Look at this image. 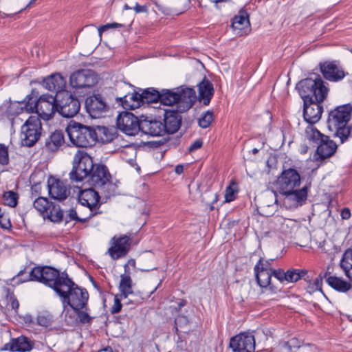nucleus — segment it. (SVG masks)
<instances>
[{
    "label": "nucleus",
    "instance_id": "cd10ccee",
    "mask_svg": "<svg viewBox=\"0 0 352 352\" xmlns=\"http://www.w3.org/2000/svg\"><path fill=\"white\" fill-rule=\"evenodd\" d=\"M118 101L121 102L122 106L124 109H135L138 108L141 103H143V100L141 97L140 91H134L133 93H128L123 94L116 98Z\"/></svg>",
    "mask_w": 352,
    "mask_h": 352
},
{
    "label": "nucleus",
    "instance_id": "aec40b11",
    "mask_svg": "<svg viewBox=\"0 0 352 352\" xmlns=\"http://www.w3.org/2000/svg\"><path fill=\"white\" fill-rule=\"evenodd\" d=\"M321 73L325 79L337 82L345 76L342 67L337 61H324L319 63Z\"/></svg>",
    "mask_w": 352,
    "mask_h": 352
},
{
    "label": "nucleus",
    "instance_id": "72a5a7b5",
    "mask_svg": "<svg viewBox=\"0 0 352 352\" xmlns=\"http://www.w3.org/2000/svg\"><path fill=\"white\" fill-rule=\"evenodd\" d=\"M330 272H326L324 274V278H326V281L331 287L336 290L341 292H346L351 288V285L343 280L341 278H338L334 276H328Z\"/></svg>",
    "mask_w": 352,
    "mask_h": 352
},
{
    "label": "nucleus",
    "instance_id": "de8ad7c7",
    "mask_svg": "<svg viewBox=\"0 0 352 352\" xmlns=\"http://www.w3.org/2000/svg\"><path fill=\"white\" fill-rule=\"evenodd\" d=\"M77 314V316L81 323H90L92 320V318L86 312L87 309L85 311L82 309H74Z\"/></svg>",
    "mask_w": 352,
    "mask_h": 352
},
{
    "label": "nucleus",
    "instance_id": "c85d7f7f",
    "mask_svg": "<svg viewBox=\"0 0 352 352\" xmlns=\"http://www.w3.org/2000/svg\"><path fill=\"white\" fill-rule=\"evenodd\" d=\"M43 85L49 91L59 94L64 91L63 89L65 87L66 81L60 74H54L45 78Z\"/></svg>",
    "mask_w": 352,
    "mask_h": 352
},
{
    "label": "nucleus",
    "instance_id": "09e8293b",
    "mask_svg": "<svg viewBox=\"0 0 352 352\" xmlns=\"http://www.w3.org/2000/svg\"><path fill=\"white\" fill-rule=\"evenodd\" d=\"M8 149L5 146L0 145V164L2 165L7 164L8 163Z\"/></svg>",
    "mask_w": 352,
    "mask_h": 352
},
{
    "label": "nucleus",
    "instance_id": "393cba45",
    "mask_svg": "<svg viewBox=\"0 0 352 352\" xmlns=\"http://www.w3.org/2000/svg\"><path fill=\"white\" fill-rule=\"evenodd\" d=\"M163 125L165 133H174L178 131L182 124V116L178 111H165Z\"/></svg>",
    "mask_w": 352,
    "mask_h": 352
},
{
    "label": "nucleus",
    "instance_id": "0e129e2a",
    "mask_svg": "<svg viewBox=\"0 0 352 352\" xmlns=\"http://www.w3.org/2000/svg\"><path fill=\"white\" fill-rule=\"evenodd\" d=\"M129 265H131V266L135 267V261L134 259H130V260L128 261V263L124 265V270H125L126 272L127 269L129 267Z\"/></svg>",
    "mask_w": 352,
    "mask_h": 352
},
{
    "label": "nucleus",
    "instance_id": "603ef678",
    "mask_svg": "<svg viewBox=\"0 0 352 352\" xmlns=\"http://www.w3.org/2000/svg\"><path fill=\"white\" fill-rule=\"evenodd\" d=\"M236 191L231 187L228 186L226 190L225 200L226 202H230L235 199Z\"/></svg>",
    "mask_w": 352,
    "mask_h": 352
},
{
    "label": "nucleus",
    "instance_id": "49530a36",
    "mask_svg": "<svg viewBox=\"0 0 352 352\" xmlns=\"http://www.w3.org/2000/svg\"><path fill=\"white\" fill-rule=\"evenodd\" d=\"M36 322L40 326L47 327L52 324V316L49 313H41L37 316Z\"/></svg>",
    "mask_w": 352,
    "mask_h": 352
},
{
    "label": "nucleus",
    "instance_id": "79ce46f5",
    "mask_svg": "<svg viewBox=\"0 0 352 352\" xmlns=\"http://www.w3.org/2000/svg\"><path fill=\"white\" fill-rule=\"evenodd\" d=\"M64 218L66 223L70 221L85 223L90 219L88 216L83 218L78 217L76 210L73 208H71L66 212Z\"/></svg>",
    "mask_w": 352,
    "mask_h": 352
},
{
    "label": "nucleus",
    "instance_id": "39448f33",
    "mask_svg": "<svg viewBox=\"0 0 352 352\" xmlns=\"http://www.w3.org/2000/svg\"><path fill=\"white\" fill-rule=\"evenodd\" d=\"M57 294L60 297L64 309L67 305L73 309H87V291L78 287L70 278L69 282L63 285Z\"/></svg>",
    "mask_w": 352,
    "mask_h": 352
},
{
    "label": "nucleus",
    "instance_id": "bf43d9fd",
    "mask_svg": "<svg viewBox=\"0 0 352 352\" xmlns=\"http://www.w3.org/2000/svg\"><path fill=\"white\" fill-rule=\"evenodd\" d=\"M133 10L136 13L146 12L148 10L146 6H140L138 3H135Z\"/></svg>",
    "mask_w": 352,
    "mask_h": 352
},
{
    "label": "nucleus",
    "instance_id": "a211bd4d",
    "mask_svg": "<svg viewBox=\"0 0 352 352\" xmlns=\"http://www.w3.org/2000/svg\"><path fill=\"white\" fill-rule=\"evenodd\" d=\"M230 346L233 352H254V336L249 333H242L230 340Z\"/></svg>",
    "mask_w": 352,
    "mask_h": 352
},
{
    "label": "nucleus",
    "instance_id": "4c0bfd02",
    "mask_svg": "<svg viewBox=\"0 0 352 352\" xmlns=\"http://www.w3.org/2000/svg\"><path fill=\"white\" fill-rule=\"evenodd\" d=\"M51 221L59 223L63 220L64 214L58 205L51 202L45 215Z\"/></svg>",
    "mask_w": 352,
    "mask_h": 352
},
{
    "label": "nucleus",
    "instance_id": "338daca9",
    "mask_svg": "<svg viewBox=\"0 0 352 352\" xmlns=\"http://www.w3.org/2000/svg\"><path fill=\"white\" fill-rule=\"evenodd\" d=\"M118 87L119 89H131V88L130 85H128V84H126V83H122V84L118 85Z\"/></svg>",
    "mask_w": 352,
    "mask_h": 352
},
{
    "label": "nucleus",
    "instance_id": "dca6fc26",
    "mask_svg": "<svg viewBox=\"0 0 352 352\" xmlns=\"http://www.w3.org/2000/svg\"><path fill=\"white\" fill-rule=\"evenodd\" d=\"M98 82L95 73L90 69H81L74 72L69 78L70 85L76 89L91 87Z\"/></svg>",
    "mask_w": 352,
    "mask_h": 352
},
{
    "label": "nucleus",
    "instance_id": "20e7f679",
    "mask_svg": "<svg viewBox=\"0 0 352 352\" xmlns=\"http://www.w3.org/2000/svg\"><path fill=\"white\" fill-rule=\"evenodd\" d=\"M300 96L302 98L317 102H323L327 96L329 89L319 75L306 78L300 80L296 86Z\"/></svg>",
    "mask_w": 352,
    "mask_h": 352
},
{
    "label": "nucleus",
    "instance_id": "6e6552de",
    "mask_svg": "<svg viewBox=\"0 0 352 352\" xmlns=\"http://www.w3.org/2000/svg\"><path fill=\"white\" fill-rule=\"evenodd\" d=\"M56 104L57 94L55 97L49 94H43L38 100L30 98L26 102L25 108L28 111L36 112L41 118L48 120L57 111Z\"/></svg>",
    "mask_w": 352,
    "mask_h": 352
},
{
    "label": "nucleus",
    "instance_id": "2eb2a0df",
    "mask_svg": "<svg viewBox=\"0 0 352 352\" xmlns=\"http://www.w3.org/2000/svg\"><path fill=\"white\" fill-rule=\"evenodd\" d=\"M118 128L129 135H135L140 131V121L132 113L121 112L116 120Z\"/></svg>",
    "mask_w": 352,
    "mask_h": 352
},
{
    "label": "nucleus",
    "instance_id": "b1692460",
    "mask_svg": "<svg viewBox=\"0 0 352 352\" xmlns=\"http://www.w3.org/2000/svg\"><path fill=\"white\" fill-rule=\"evenodd\" d=\"M317 144L318 146L316 154L320 160L331 157L336 153L338 147L336 143L327 135L322 137V139Z\"/></svg>",
    "mask_w": 352,
    "mask_h": 352
},
{
    "label": "nucleus",
    "instance_id": "a18cd8bd",
    "mask_svg": "<svg viewBox=\"0 0 352 352\" xmlns=\"http://www.w3.org/2000/svg\"><path fill=\"white\" fill-rule=\"evenodd\" d=\"M306 135L309 140H311L316 143H318L321 139L322 137H324L325 135L321 133L318 130L312 126H308L306 129Z\"/></svg>",
    "mask_w": 352,
    "mask_h": 352
},
{
    "label": "nucleus",
    "instance_id": "052dcab7",
    "mask_svg": "<svg viewBox=\"0 0 352 352\" xmlns=\"http://www.w3.org/2000/svg\"><path fill=\"white\" fill-rule=\"evenodd\" d=\"M0 224L3 228H8L11 226L10 221L4 217L0 219Z\"/></svg>",
    "mask_w": 352,
    "mask_h": 352
},
{
    "label": "nucleus",
    "instance_id": "6e6d98bb",
    "mask_svg": "<svg viewBox=\"0 0 352 352\" xmlns=\"http://www.w3.org/2000/svg\"><path fill=\"white\" fill-rule=\"evenodd\" d=\"M203 142L201 140H196L190 146L189 151L192 152L198 148H200L202 146Z\"/></svg>",
    "mask_w": 352,
    "mask_h": 352
},
{
    "label": "nucleus",
    "instance_id": "8fccbe9b",
    "mask_svg": "<svg viewBox=\"0 0 352 352\" xmlns=\"http://www.w3.org/2000/svg\"><path fill=\"white\" fill-rule=\"evenodd\" d=\"M120 298L118 295H116L114 297V303L111 309V314H118L121 311L122 309V303L120 302L121 299Z\"/></svg>",
    "mask_w": 352,
    "mask_h": 352
},
{
    "label": "nucleus",
    "instance_id": "9d476101",
    "mask_svg": "<svg viewBox=\"0 0 352 352\" xmlns=\"http://www.w3.org/2000/svg\"><path fill=\"white\" fill-rule=\"evenodd\" d=\"M41 122L36 116H30L21 127V139L23 146H32L41 134Z\"/></svg>",
    "mask_w": 352,
    "mask_h": 352
},
{
    "label": "nucleus",
    "instance_id": "3c124183",
    "mask_svg": "<svg viewBox=\"0 0 352 352\" xmlns=\"http://www.w3.org/2000/svg\"><path fill=\"white\" fill-rule=\"evenodd\" d=\"M123 25L120 23H107L106 25H102L100 26L99 28H98V34L100 35V36H101L102 35V33L109 29V28H120V27H122Z\"/></svg>",
    "mask_w": 352,
    "mask_h": 352
},
{
    "label": "nucleus",
    "instance_id": "5701e85b",
    "mask_svg": "<svg viewBox=\"0 0 352 352\" xmlns=\"http://www.w3.org/2000/svg\"><path fill=\"white\" fill-rule=\"evenodd\" d=\"M164 126L161 120H140V131L151 136H162L165 134Z\"/></svg>",
    "mask_w": 352,
    "mask_h": 352
},
{
    "label": "nucleus",
    "instance_id": "6ab92c4d",
    "mask_svg": "<svg viewBox=\"0 0 352 352\" xmlns=\"http://www.w3.org/2000/svg\"><path fill=\"white\" fill-rule=\"evenodd\" d=\"M254 270L257 283L261 287H266L270 285L273 272L269 261L260 258Z\"/></svg>",
    "mask_w": 352,
    "mask_h": 352
},
{
    "label": "nucleus",
    "instance_id": "c9c22d12",
    "mask_svg": "<svg viewBox=\"0 0 352 352\" xmlns=\"http://www.w3.org/2000/svg\"><path fill=\"white\" fill-rule=\"evenodd\" d=\"M119 289L120 298H127L130 294H133L132 280L129 274H124L120 276Z\"/></svg>",
    "mask_w": 352,
    "mask_h": 352
},
{
    "label": "nucleus",
    "instance_id": "c03bdc74",
    "mask_svg": "<svg viewBox=\"0 0 352 352\" xmlns=\"http://www.w3.org/2000/svg\"><path fill=\"white\" fill-rule=\"evenodd\" d=\"M213 118L214 115L212 111H207L203 113L198 120L199 126L204 129L208 127L210 125L212 121L213 120Z\"/></svg>",
    "mask_w": 352,
    "mask_h": 352
},
{
    "label": "nucleus",
    "instance_id": "774afa93",
    "mask_svg": "<svg viewBox=\"0 0 352 352\" xmlns=\"http://www.w3.org/2000/svg\"><path fill=\"white\" fill-rule=\"evenodd\" d=\"M97 352H113V351L111 347H106L103 349L99 350Z\"/></svg>",
    "mask_w": 352,
    "mask_h": 352
},
{
    "label": "nucleus",
    "instance_id": "864d4df0",
    "mask_svg": "<svg viewBox=\"0 0 352 352\" xmlns=\"http://www.w3.org/2000/svg\"><path fill=\"white\" fill-rule=\"evenodd\" d=\"M272 276L277 278L280 282L285 281V272L282 269L272 270Z\"/></svg>",
    "mask_w": 352,
    "mask_h": 352
},
{
    "label": "nucleus",
    "instance_id": "c756f323",
    "mask_svg": "<svg viewBox=\"0 0 352 352\" xmlns=\"http://www.w3.org/2000/svg\"><path fill=\"white\" fill-rule=\"evenodd\" d=\"M199 99L202 101L206 106L210 104L212 97L214 95V87L212 82L204 78L201 82L198 84Z\"/></svg>",
    "mask_w": 352,
    "mask_h": 352
},
{
    "label": "nucleus",
    "instance_id": "4d7b16f0",
    "mask_svg": "<svg viewBox=\"0 0 352 352\" xmlns=\"http://www.w3.org/2000/svg\"><path fill=\"white\" fill-rule=\"evenodd\" d=\"M285 345L288 347L290 351L292 347H299L298 340L296 338L291 339L289 342H285Z\"/></svg>",
    "mask_w": 352,
    "mask_h": 352
},
{
    "label": "nucleus",
    "instance_id": "13d9d810",
    "mask_svg": "<svg viewBox=\"0 0 352 352\" xmlns=\"http://www.w3.org/2000/svg\"><path fill=\"white\" fill-rule=\"evenodd\" d=\"M322 277L323 276L321 274H320L314 280L313 285L315 286V289H318L321 291Z\"/></svg>",
    "mask_w": 352,
    "mask_h": 352
},
{
    "label": "nucleus",
    "instance_id": "f8f14e48",
    "mask_svg": "<svg viewBox=\"0 0 352 352\" xmlns=\"http://www.w3.org/2000/svg\"><path fill=\"white\" fill-rule=\"evenodd\" d=\"M300 185V176L294 168L284 170L276 182V188L281 194Z\"/></svg>",
    "mask_w": 352,
    "mask_h": 352
},
{
    "label": "nucleus",
    "instance_id": "69168bd1",
    "mask_svg": "<svg viewBox=\"0 0 352 352\" xmlns=\"http://www.w3.org/2000/svg\"><path fill=\"white\" fill-rule=\"evenodd\" d=\"M175 170L177 174L180 175L184 172V167L182 165H177Z\"/></svg>",
    "mask_w": 352,
    "mask_h": 352
},
{
    "label": "nucleus",
    "instance_id": "f03ea898",
    "mask_svg": "<svg viewBox=\"0 0 352 352\" xmlns=\"http://www.w3.org/2000/svg\"><path fill=\"white\" fill-rule=\"evenodd\" d=\"M351 113V104L338 106L329 113L327 127L333 133V137L339 138L340 144L352 136V125H348Z\"/></svg>",
    "mask_w": 352,
    "mask_h": 352
},
{
    "label": "nucleus",
    "instance_id": "0eeeda50",
    "mask_svg": "<svg viewBox=\"0 0 352 352\" xmlns=\"http://www.w3.org/2000/svg\"><path fill=\"white\" fill-rule=\"evenodd\" d=\"M71 142L77 147H90L96 143L94 127L71 122L66 128Z\"/></svg>",
    "mask_w": 352,
    "mask_h": 352
},
{
    "label": "nucleus",
    "instance_id": "412c9836",
    "mask_svg": "<svg viewBox=\"0 0 352 352\" xmlns=\"http://www.w3.org/2000/svg\"><path fill=\"white\" fill-rule=\"evenodd\" d=\"M303 102V117L305 120L311 124L318 122L320 120L323 111V107L321 104L322 102L308 99H305Z\"/></svg>",
    "mask_w": 352,
    "mask_h": 352
},
{
    "label": "nucleus",
    "instance_id": "4468645a",
    "mask_svg": "<svg viewBox=\"0 0 352 352\" xmlns=\"http://www.w3.org/2000/svg\"><path fill=\"white\" fill-rule=\"evenodd\" d=\"M111 246L108 249L107 253L113 260L124 257L131 248L132 239L127 235L113 236L111 239Z\"/></svg>",
    "mask_w": 352,
    "mask_h": 352
},
{
    "label": "nucleus",
    "instance_id": "7c9ffc66",
    "mask_svg": "<svg viewBox=\"0 0 352 352\" xmlns=\"http://www.w3.org/2000/svg\"><path fill=\"white\" fill-rule=\"evenodd\" d=\"M307 186H304L300 189L296 188L281 194L285 195L287 200L292 201L293 206H298L302 205L307 199Z\"/></svg>",
    "mask_w": 352,
    "mask_h": 352
},
{
    "label": "nucleus",
    "instance_id": "f704fd0d",
    "mask_svg": "<svg viewBox=\"0 0 352 352\" xmlns=\"http://www.w3.org/2000/svg\"><path fill=\"white\" fill-rule=\"evenodd\" d=\"M94 131L96 133V142L109 143L116 137V133L106 126H97L94 127Z\"/></svg>",
    "mask_w": 352,
    "mask_h": 352
},
{
    "label": "nucleus",
    "instance_id": "473e14b6",
    "mask_svg": "<svg viewBox=\"0 0 352 352\" xmlns=\"http://www.w3.org/2000/svg\"><path fill=\"white\" fill-rule=\"evenodd\" d=\"M232 27L234 30H237L240 34H246L249 30L250 21L248 14L245 10H241L237 15H236L232 23Z\"/></svg>",
    "mask_w": 352,
    "mask_h": 352
},
{
    "label": "nucleus",
    "instance_id": "5fc2aeb1",
    "mask_svg": "<svg viewBox=\"0 0 352 352\" xmlns=\"http://www.w3.org/2000/svg\"><path fill=\"white\" fill-rule=\"evenodd\" d=\"M188 322V320L187 317L184 316H179L177 318H175V324L177 327H183L187 324Z\"/></svg>",
    "mask_w": 352,
    "mask_h": 352
},
{
    "label": "nucleus",
    "instance_id": "680f3d73",
    "mask_svg": "<svg viewBox=\"0 0 352 352\" xmlns=\"http://www.w3.org/2000/svg\"><path fill=\"white\" fill-rule=\"evenodd\" d=\"M340 214L343 219H349L351 217L350 210L347 208H344L342 210Z\"/></svg>",
    "mask_w": 352,
    "mask_h": 352
},
{
    "label": "nucleus",
    "instance_id": "4be33fe9",
    "mask_svg": "<svg viewBox=\"0 0 352 352\" xmlns=\"http://www.w3.org/2000/svg\"><path fill=\"white\" fill-rule=\"evenodd\" d=\"M276 192L267 191L261 198L259 209L260 214L265 217L272 216L278 208Z\"/></svg>",
    "mask_w": 352,
    "mask_h": 352
},
{
    "label": "nucleus",
    "instance_id": "bb28decb",
    "mask_svg": "<svg viewBox=\"0 0 352 352\" xmlns=\"http://www.w3.org/2000/svg\"><path fill=\"white\" fill-rule=\"evenodd\" d=\"M49 194L50 197L58 201L65 200L69 195L70 191L63 181L54 179L48 184Z\"/></svg>",
    "mask_w": 352,
    "mask_h": 352
},
{
    "label": "nucleus",
    "instance_id": "1a4fd4ad",
    "mask_svg": "<svg viewBox=\"0 0 352 352\" xmlns=\"http://www.w3.org/2000/svg\"><path fill=\"white\" fill-rule=\"evenodd\" d=\"M94 165L92 158L88 154L77 152L74 155L72 170L69 173L70 180L80 182L87 179Z\"/></svg>",
    "mask_w": 352,
    "mask_h": 352
},
{
    "label": "nucleus",
    "instance_id": "7ed1b4c3",
    "mask_svg": "<svg viewBox=\"0 0 352 352\" xmlns=\"http://www.w3.org/2000/svg\"><path fill=\"white\" fill-rule=\"evenodd\" d=\"M196 98L192 88L181 87L175 89H162L160 101L164 105L177 104V111L184 112L192 107Z\"/></svg>",
    "mask_w": 352,
    "mask_h": 352
},
{
    "label": "nucleus",
    "instance_id": "37998d69",
    "mask_svg": "<svg viewBox=\"0 0 352 352\" xmlns=\"http://www.w3.org/2000/svg\"><path fill=\"white\" fill-rule=\"evenodd\" d=\"M4 204L10 207H15L18 203V194L13 191H8L3 196Z\"/></svg>",
    "mask_w": 352,
    "mask_h": 352
},
{
    "label": "nucleus",
    "instance_id": "f3484780",
    "mask_svg": "<svg viewBox=\"0 0 352 352\" xmlns=\"http://www.w3.org/2000/svg\"><path fill=\"white\" fill-rule=\"evenodd\" d=\"M85 108L91 118H98L109 111V107L100 94H94L86 98Z\"/></svg>",
    "mask_w": 352,
    "mask_h": 352
},
{
    "label": "nucleus",
    "instance_id": "a19ab883",
    "mask_svg": "<svg viewBox=\"0 0 352 352\" xmlns=\"http://www.w3.org/2000/svg\"><path fill=\"white\" fill-rule=\"evenodd\" d=\"M51 202L47 198L40 197L34 201V208L43 217H45Z\"/></svg>",
    "mask_w": 352,
    "mask_h": 352
},
{
    "label": "nucleus",
    "instance_id": "2f4dec72",
    "mask_svg": "<svg viewBox=\"0 0 352 352\" xmlns=\"http://www.w3.org/2000/svg\"><path fill=\"white\" fill-rule=\"evenodd\" d=\"M65 143L63 132L56 130L45 140V148L50 152H54Z\"/></svg>",
    "mask_w": 352,
    "mask_h": 352
},
{
    "label": "nucleus",
    "instance_id": "e433bc0d",
    "mask_svg": "<svg viewBox=\"0 0 352 352\" xmlns=\"http://www.w3.org/2000/svg\"><path fill=\"white\" fill-rule=\"evenodd\" d=\"M340 267L349 278L352 276V249L346 250L340 261Z\"/></svg>",
    "mask_w": 352,
    "mask_h": 352
},
{
    "label": "nucleus",
    "instance_id": "ddd939ff",
    "mask_svg": "<svg viewBox=\"0 0 352 352\" xmlns=\"http://www.w3.org/2000/svg\"><path fill=\"white\" fill-rule=\"evenodd\" d=\"M100 190L97 191L93 188H89L82 190L78 194V202L83 206L89 209L88 217L91 218L95 214H98V210L100 207L99 195Z\"/></svg>",
    "mask_w": 352,
    "mask_h": 352
},
{
    "label": "nucleus",
    "instance_id": "a878e982",
    "mask_svg": "<svg viewBox=\"0 0 352 352\" xmlns=\"http://www.w3.org/2000/svg\"><path fill=\"white\" fill-rule=\"evenodd\" d=\"M34 346V342L28 338L21 336L17 338L12 339L10 342L4 345L5 350L11 351L26 352L30 351Z\"/></svg>",
    "mask_w": 352,
    "mask_h": 352
},
{
    "label": "nucleus",
    "instance_id": "f257e3e1",
    "mask_svg": "<svg viewBox=\"0 0 352 352\" xmlns=\"http://www.w3.org/2000/svg\"><path fill=\"white\" fill-rule=\"evenodd\" d=\"M25 273V270H21L13 280L19 279L20 282L38 281L47 285L58 294L69 282V278L66 272H60L58 270L50 266H37L32 269L29 274L24 278L21 276Z\"/></svg>",
    "mask_w": 352,
    "mask_h": 352
},
{
    "label": "nucleus",
    "instance_id": "9b49d317",
    "mask_svg": "<svg viewBox=\"0 0 352 352\" xmlns=\"http://www.w3.org/2000/svg\"><path fill=\"white\" fill-rule=\"evenodd\" d=\"M57 111L65 118L76 116L80 108L78 99L68 91L57 94Z\"/></svg>",
    "mask_w": 352,
    "mask_h": 352
},
{
    "label": "nucleus",
    "instance_id": "e2e57ef3",
    "mask_svg": "<svg viewBox=\"0 0 352 352\" xmlns=\"http://www.w3.org/2000/svg\"><path fill=\"white\" fill-rule=\"evenodd\" d=\"M10 305H11L12 308L14 309H17L19 306V303L17 299L15 298L14 296H10Z\"/></svg>",
    "mask_w": 352,
    "mask_h": 352
},
{
    "label": "nucleus",
    "instance_id": "58836bf2",
    "mask_svg": "<svg viewBox=\"0 0 352 352\" xmlns=\"http://www.w3.org/2000/svg\"><path fill=\"white\" fill-rule=\"evenodd\" d=\"M143 103H152L160 101V91L154 88H148L142 90L139 89Z\"/></svg>",
    "mask_w": 352,
    "mask_h": 352
},
{
    "label": "nucleus",
    "instance_id": "ea45409f",
    "mask_svg": "<svg viewBox=\"0 0 352 352\" xmlns=\"http://www.w3.org/2000/svg\"><path fill=\"white\" fill-rule=\"evenodd\" d=\"M307 274L305 270L292 269L285 272V279L288 283H294L304 278Z\"/></svg>",
    "mask_w": 352,
    "mask_h": 352
},
{
    "label": "nucleus",
    "instance_id": "423d86ee",
    "mask_svg": "<svg viewBox=\"0 0 352 352\" xmlns=\"http://www.w3.org/2000/svg\"><path fill=\"white\" fill-rule=\"evenodd\" d=\"M87 179L89 184L98 188L100 194L106 198L116 194L117 186L111 180V176L105 165L95 164Z\"/></svg>",
    "mask_w": 352,
    "mask_h": 352
}]
</instances>
